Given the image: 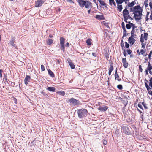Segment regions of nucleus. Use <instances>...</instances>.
<instances>
[{
    "mask_svg": "<svg viewBox=\"0 0 152 152\" xmlns=\"http://www.w3.org/2000/svg\"><path fill=\"white\" fill-rule=\"evenodd\" d=\"M65 46L66 47H69V44L68 42H67L66 43Z\"/></svg>",
    "mask_w": 152,
    "mask_h": 152,
    "instance_id": "nucleus-56",
    "label": "nucleus"
},
{
    "mask_svg": "<svg viewBox=\"0 0 152 152\" xmlns=\"http://www.w3.org/2000/svg\"><path fill=\"white\" fill-rule=\"evenodd\" d=\"M149 5L151 9H152V3H151V2L149 3Z\"/></svg>",
    "mask_w": 152,
    "mask_h": 152,
    "instance_id": "nucleus-55",
    "label": "nucleus"
},
{
    "mask_svg": "<svg viewBox=\"0 0 152 152\" xmlns=\"http://www.w3.org/2000/svg\"><path fill=\"white\" fill-rule=\"evenodd\" d=\"M108 106H105L104 107H102L100 106L98 108V109L101 112H105L108 109Z\"/></svg>",
    "mask_w": 152,
    "mask_h": 152,
    "instance_id": "nucleus-13",
    "label": "nucleus"
},
{
    "mask_svg": "<svg viewBox=\"0 0 152 152\" xmlns=\"http://www.w3.org/2000/svg\"><path fill=\"white\" fill-rule=\"evenodd\" d=\"M136 3L134 1L132 2L131 3H129L128 4V6L129 7H133L134 4H135Z\"/></svg>",
    "mask_w": 152,
    "mask_h": 152,
    "instance_id": "nucleus-25",
    "label": "nucleus"
},
{
    "mask_svg": "<svg viewBox=\"0 0 152 152\" xmlns=\"http://www.w3.org/2000/svg\"><path fill=\"white\" fill-rule=\"evenodd\" d=\"M123 55L125 57H126L127 56V53L125 49L124 50V51Z\"/></svg>",
    "mask_w": 152,
    "mask_h": 152,
    "instance_id": "nucleus-48",
    "label": "nucleus"
},
{
    "mask_svg": "<svg viewBox=\"0 0 152 152\" xmlns=\"http://www.w3.org/2000/svg\"><path fill=\"white\" fill-rule=\"evenodd\" d=\"M125 43L126 48H129V44L127 42H125Z\"/></svg>",
    "mask_w": 152,
    "mask_h": 152,
    "instance_id": "nucleus-40",
    "label": "nucleus"
},
{
    "mask_svg": "<svg viewBox=\"0 0 152 152\" xmlns=\"http://www.w3.org/2000/svg\"><path fill=\"white\" fill-rule=\"evenodd\" d=\"M145 51H144L143 49H141L140 50V53L142 55H143L144 54V53H145Z\"/></svg>",
    "mask_w": 152,
    "mask_h": 152,
    "instance_id": "nucleus-46",
    "label": "nucleus"
},
{
    "mask_svg": "<svg viewBox=\"0 0 152 152\" xmlns=\"http://www.w3.org/2000/svg\"><path fill=\"white\" fill-rule=\"evenodd\" d=\"M15 37H14L12 36L11 37V40L10 41V43L12 46L15 48H16L17 46L15 44Z\"/></svg>",
    "mask_w": 152,
    "mask_h": 152,
    "instance_id": "nucleus-9",
    "label": "nucleus"
},
{
    "mask_svg": "<svg viewBox=\"0 0 152 152\" xmlns=\"http://www.w3.org/2000/svg\"><path fill=\"white\" fill-rule=\"evenodd\" d=\"M131 24L129 23V24H126V28L127 29H130L131 27Z\"/></svg>",
    "mask_w": 152,
    "mask_h": 152,
    "instance_id": "nucleus-36",
    "label": "nucleus"
},
{
    "mask_svg": "<svg viewBox=\"0 0 152 152\" xmlns=\"http://www.w3.org/2000/svg\"><path fill=\"white\" fill-rule=\"evenodd\" d=\"M139 71L141 72H142V68L141 66L140 65H139Z\"/></svg>",
    "mask_w": 152,
    "mask_h": 152,
    "instance_id": "nucleus-44",
    "label": "nucleus"
},
{
    "mask_svg": "<svg viewBox=\"0 0 152 152\" xmlns=\"http://www.w3.org/2000/svg\"><path fill=\"white\" fill-rule=\"evenodd\" d=\"M68 63L69 64L72 69H74L75 68V66L74 64L72 62V60L68 58L67 59Z\"/></svg>",
    "mask_w": 152,
    "mask_h": 152,
    "instance_id": "nucleus-14",
    "label": "nucleus"
},
{
    "mask_svg": "<svg viewBox=\"0 0 152 152\" xmlns=\"http://www.w3.org/2000/svg\"><path fill=\"white\" fill-rule=\"evenodd\" d=\"M148 34L147 33H144V35H143V34H142L141 35V37L140 38V41L142 43L144 41V39H145V40L146 41L148 39Z\"/></svg>",
    "mask_w": 152,
    "mask_h": 152,
    "instance_id": "nucleus-8",
    "label": "nucleus"
},
{
    "mask_svg": "<svg viewBox=\"0 0 152 152\" xmlns=\"http://www.w3.org/2000/svg\"><path fill=\"white\" fill-rule=\"evenodd\" d=\"M142 9L140 5L134 7V18L136 20H139L141 19Z\"/></svg>",
    "mask_w": 152,
    "mask_h": 152,
    "instance_id": "nucleus-1",
    "label": "nucleus"
},
{
    "mask_svg": "<svg viewBox=\"0 0 152 152\" xmlns=\"http://www.w3.org/2000/svg\"><path fill=\"white\" fill-rule=\"evenodd\" d=\"M135 32L134 29H132V30L131 33V35H132L133 36H134V32Z\"/></svg>",
    "mask_w": 152,
    "mask_h": 152,
    "instance_id": "nucleus-43",
    "label": "nucleus"
},
{
    "mask_svg": "<svg viewBox=\"0 0 152 152\" xmlns=\"http://www.w3.org/2000/svg\"><path fill=\"white\" fill-rule=\"evenodd\" d=\"M142 102H140L138 104V107L140 109H142V110H143V107L142 106Z\"/></svg>",
    "mask_w": 152,
    "mask_h": 152,
    "instance_id": "nucleus-35",
    "label": "nucleus"
},
{
    "mask_svg": "<svg viewBox=\"0 0 152 152\" xmlns=\"http://www.w3.org/2000/svg\"><path fill=\"white\" fill-rule=\"evenodd\" d=\"M66 1L67 2H70V3H74L73 0H66Z\"/></svg>",
    "mask_w": 152,
    "mask_h": 152,
    "instance_id": "nucleus-51",
    "label": "nucleus"
},
{
    "mask_svg": "<svg viewBox=\"0 0 152 152\" xmlns=\"http://www.w3.org/2000/svg\"><path fill=\"white\" fill-rule=\"evenodd\" d=\"M77 2L79 5L82 8L85 7L87 9H91L92 7V3L89 1L77 0Z\"/></svg>",
    "mask_w": 152,
    "mask_h": 152,
    "instance_id": "nucleus-2",
    "label": "nucleus"
},
{
    "mask_svg": "<svg viewBox=\"0 0 152 152\" xmlns=\"http://www.w3.org/2000/svg\"><path fill=\"white\" fill-rule=\"evenodd\" d=\"M134 37L132 35H131L128 39L129 42L132 45H133L135 42V40L134 39Z\"/></svg>",
    "mask_w": 152,
    "mask_h": 152,
    "instance_id": "nucleus-12",
    "label": "nucleus"
},
{
    "mask_svg": "<svg viewBox=\"0 0 152 152\" xmlns=\"http://www.w3.org/2000/svg\"><path fill=\"white\" fill-rule=\"evenodd\" d=\"M123 40H121V47H122V49L123 50H124V44L123 43Z\"/></svg>",
    "mask_w": 152,
    "mask_h": 152,
    "instance_id": "nucleus-39",
    "label": "nucleus"
},
{
    "mask_svg": "<svg viewBox=\"0 0 152 152\" xmlns=\"http://www.w3.org/2000/svg\"><path fill=\"white\" fill-rule=\"evenodd\" d=\"M121 132L123 134L126 135H129L131 134V132L129 129V128L127 126H121Z\"/></svg>",
    "mask_w": 152,
    "mask_h": 152,
    "instance_id": "nucleus-4",
    "label": "nucleus"
},
{
    "mask_svg": "<svg viewBox=\"0 0 152 152\" xmlns=\"http://www.w3.org/2000/svg\"><path fill=\"white\" fill-rule=\"evenodd\" d=\"M126 17L128 19H132V18L130 16L129 14V15H128L127 16H126Z\"/></svg>",
    "mask_w": 152,
    "mask_h": 152,
    "instance_id": "nucleus-60",
    "label": "nucleus"
},
{
    "mask_svg": "<svg viewBox=\"0 0 152 152\" xmlns=\"http://www.w3.org/2000/svg\"><path fill=\"white\" fill-rule=\"evenodd\" d=\"M127 53L129 55H130L132 53V51L130 49H128L126 50Z\"/></svg>",
    "mask_w": 152,
    "mask_h": 152,
    "instance_id": "nucleus-38",
    "label": "nucleus"
},
{
    "mask_svg": "<svg viewBox=\"0 0 152 152\" xmlns=\"http://www.w3.org/2000/svg\"><path fill=\"white\" fill-rule=\"evenodd\" d=\"M104 56L106 58V59L107 60H108L109 58V54L107 53H106L104 54Z\"/></svg>",
    "mask_w": 152,
    "mask_h": 152,
    "instance_id": "nucleus-32",
    "label": "nucleus"
},
{
    "mask_svg": "<svg viewBox=\"0 0 152 152\" xmlns=\"http://www.w3.org/2000/svg\"><path fill=\"white\" fill-rule=\"evenodd\" d=\"M2 71H3V70L1 69H0V77L1 78H2Z\"/></svg>",
    "mask_w": 152,
    "mask_h": 152,
    "instance_id": "nucleus-49",
    "label": "nucleus"
},
{
    "mask_svg": "<svg viewBox=\"0 0 152 152\" xmlns=\"http://www.w3.org/2000/svg\"><path fill=\"white\" fill-rule=\"evenodd\" d=\"M145 86L147 90L149 91L151 89V88H150V87L148 86L147 83L145 82Z\"/></svg>",
    "mask_w": 152,
    "mask_h": 152,
    "instance_id": "nucleus-31",
    "label": "nucleus"
},
{
    "mask_svg": "<svg viewBox=\"0 0 152 152\" xmlns=\"http://www.w3.org/2000/svg\"><path fill=\"white\" fill-rule=\"evenodd\" d=\"M45 2V0H37L35 2V7H41Z\"/></svg>",
    "mask_w": 152,
    "mask_h": 152,
    "instance_id": "nucleus-6",
    "label": "nucleus"
},
{
    "mask_svg": "<svg viewBox=\"0 0 152 152\" xmlns=\"http://www.w3.org/2000/svg\"><path fill=\"white\" fill-rule=\"evenodd\" d=\"M68 102L74 105H78L79 104V101L78 100H76L73 98L69 99Z\"/></svg>",
    "mask_w": 152,
    "mask_h": 152,
    "instance_id": "nucleus-7",
    "label": "nucleus"
},
{
    "mask_svg": "<svg viewBox=\"0 0 152 152\" xmlns=\"http://www.w3.org/2000/svg\"><path fill=\"white\" fill-rule=\"evenodd\" d=\"M46 43L48 45H50L53 43V40L49 38H48L46 39Z\"/></svg>",
    "mask_w": 152,
    "mask_h": 152,
    "instance_id": "nucleus-17",
    "label": "nucleus"
},
{
    "mask_svg": "<svg viewBox=\"0 0 152 152\" xmlns=\"http://www.w3.org/2000/svg\"><path fill=\"white\" fill-rule=\"evenodd\" d=\"M123 17L124 21L126 23H127L128 22L127 21V20L128 19L126 17H126L124 16Z\"/></svg>",
    "mask_w": 152,
    "mask_h": 152,
    "instance_id": "nucleus-45",
    "label": "nucleus"
},
{
    "mask_svg": "<svg viewBox=\"0 0 152 152\" xmlns=\"http://www.w3.org/2000/svg\"><path fill=\"white\" fill-rule=\"evenodd\" d=\"M148 93L149 94L151 95L152 96V91L151 92L150 91H149Z\"/></svg>",
    "mask_w": 152,
    "mask_h": 152,
    "instance_id": "nucleus-64",
    "label": "nucleus"
},
{
    "mask_svg": "<svg viewBox=\"0 0 152 152\" xmlns=\"http://www.w3.org/2000/svg\"><path fill=\"white\" fill-rule=\"evenodd\" d=\"M87 113V110L85 109H78L77 111L78 116L80 118H82L86 116Z\"/></svg>",
    "mask_w": 152,
    "mask_h": 152,
    "instance_id": "nucleus-3",
    "label": "nucleus"
},
{
    "mask_svg": "<svg viewBox=\"0 0 152 152\" xmlns=\"http://www.w3.org/2000/svg\"><path fill=\"white\" fill-rule=\"evenodd\" d=\"M142 104L144 106V107L145 109L147 110L148 109V107L147 106V104H146L145 102H142Z\"/></svg>",
    "mask_w": 152,
    "mask_h": 152,
    "instance_id": "nucleus-29",
    "label": "nucleus"
},
{
    "mask_svg": "<svg viewBox=\"0 0 152 152\" xmlns=\"http://www.w3.org/2000/svg\"><path fill=\"white\" fill-rule=\"evenodd\" d=\"M122 62L123 66L125 68H127L129 64L127 62L126 58H123L122 59Z\"/></svg>",
    "mask_w": 152,
    "mask_h": 152,
    "instance_id": "nucleus-10",
    "label": "nucleus"
},
{
    "mask_svg": "<svg viewBox=\"0 0 152 152\" xmlns=\"http://www.w3.org/2000/svg\"><path fill=\"white\" fill-rule=\"evenodd\" d=\"M152 54V51H151L150 52V53H149L148 55V58H150L151 56V55Z\"/></svg>",
    "mask_w": 152,
    "mask_h": 152,
    "instance_id": "nucleus-54",
    "label": "nucleus"
},
{
    "mask_svg": "<svg viewBox=\"0 0 152 152\" xmlns=\"http://www.w3.org/2000/svg\"><path fill=\"white\" fill-rule=\"evenodd\" d=\"M92 55L94 57H96V54L95 53H92Z\"/></svg>",
    "mask_w": 152,
    "mask_h": 152,
    "instance_id": "nucleus-62",
    "label": "nucleus"
},
{
    "mask_svg": "<svg viewBox=\"0 0 152 152\" xmlns=\"http://www.w3.org/2000/svg\"><path fill=\"white\" fill-rule=\"evenodd\" d=\"M91 39H88L86 41V43L88 45H91Z\"/></svg>",
    "mask_w": 152,
    "mask_h": 152,
    "instance_id": "nucleus-28",
    "label": "nucleus"
},
{
    "mask_svg": "<svg viewBox=\"0 0 152 152\" xmlns=\"http://www.w3.org/2000/svg\"><path fill=\"white\" fill-rule=\"evenodd\" d=\"M150 83L149 85L152 84V77H151L149 80Z\"/></svg>",
    "mask_w": 152,
    "mask_h": 152,
    "instance_id": "nucleus-52",
    "label": "nucleus"
},
{
    "mask_svg": "<svg viewBox=\"0 0 152 152\" xmlns=\"http://www.w3.org/2000/svg\"><path fill=\"white\" fill-rule=\"evenodd\" d=\"M65 39L62 37H60V48L61 50L63 51H65Z\"/></svg>",
    "mask_w": 152,
    "mask_h": 152,
    "instance_id": "nucleus-5",
    "label": "nucleus"
},
{
    "mask_svg": "<svg viewBox=\"0 0 152 152\" xmlns=\"http://www.w3.org/2000/svg\"><path fill=\"white\" fill-rule=\"evenodd\" d=\"M115 1L117 4H121L124 1H125L124 0H115Z\"/></svg>",
    "mask_w": 152,
    "mask_h": 152,
    "instance_id": "nucleus-26",
    "label": "nucleus"
},
{
    "mask_svg": "<svg viewBox=\"0 0 152 152\" xmlns=\"http://www.w3.org/2000/svg\"><path fill=\"white\" fill-rule=\"evenodd\" d=\"M130 12H133V13H134V7L133 8H131L130 9Z\"/></svg>",
    "mask_w": 152,
    "mask_h": 152,
    "instance_id": "nucleus-53",
    "label": "nucleus"
},
{
    "mask_svg": "<svg viewBox=\"0 0 152 152\" xmlns=\"http://www.w3.org/2000/svg\"><path fill=\"white\" fill-rule=\"evenodd\" d=\"M4 79L5 80V81L6 82H7V78L6 76V75L5 74H4Z\"/></svg>",
    "mask_w": 152,
    "mask_h": 152,
    "instance_id": "nucleus-50",
    "label": "nucleus"
},
{
    "mask_svg": "<svg viewBox=\"0 0 152 152\" xmlns=\"http://www.w3.org/2000/svg\"><path fill=\"white\" fill-rule=\"evenodd\" d=\"M107 143V140H104L103 141V144L104 145H106Z\"/></svg>",
    "mask_w": 152,
    "mask_h": 152,
    "instance_id": "nucleus-47",
    "label": "nucleus"
},
{
    "mask_svg": "<svg viewBox=\"0 0 152 152\" xmlns=\"http://www.w3.org/2000/svg\"><path fill=\"white\" fill-rule=\"evenodd\" d=\"M110 67L109 69L108 74L109 75H110L111 74L112 71L113 70V66L112 64H110Z\"/></svg>",
    "mask_w": 152,
    "mask_h": 152,
    "instance_id": "nucleus-19",
    "label": "nucleus"
},
{
    "mask_svg": "<svg viewBox=\"0 0 152 152\" xmlns=\"http://www.w3.org/2000/svg\"><path fill=\"white\" fill-rule=\"evenodd\" d=\"M118 9L120 12H121L123 9L122 5L121 4H117Z\"/></svg>",
    "mask_w": 152,
    "mask_h": 152,
    "instance_id": "nucleus-24",
    "label": "nucleus"
},
{
    "mask_svg": "<svg viewBox=\"0 0 152 152\" xmlns=\"http://www.w3.org/2000/svg\"><path fill=\"white\" fill-rule=\"evenodd\" d=\"M145 72L146 75H147L148 74V71L147 70V69L145 70Z\"/></svg>",
    "mask_w": 152,
    "mask_h": 152,
    "instance_id": "nucleus-63",
    "label": "nucleus"
},
{
    "mask_svg": "<svg viewBox=\"0 0 152 152\" xmlns=\"http://www.w3.org/2000/svg\"><path fill=\"white\" fill-rule=\"evenodd\" d=\"M102 0H99L98 1L101 4L102 6H105L106 4L104 3V1H101Z\"/></svg>",
    "mask_w": 152,
    "mask_h": 152,
    "instance_id": "nucleus-33",
    "label": "nucleus"
},
{
    "mask_svg": "<svg viewBox=\"0 0 152 152\" xmlns=\"http://www.w3.org/2000/svg\"><path fill=\"white\" fill-rule=\"evenodd\" d=\"M128 23L131 25L132 29H134V28H136L135 25L133 23H131L130 21Z\"/></svg>",
    "mask_w": 152,
    "mask_h": 152,
    "instance_id": "nucleus-34",
    "label": "nucleus"
},
{
    "mask_svg": "<svg viewBox=\"0 0 152 152\" xmlns=\"http://www.w3.org/2000/svg\"><path fill=\"white\" fill-rule=\"evenodd\" d=\"M57 93L59 95L64 96L65 95V93L64 91H59L57 92Z\"/></svg>",
    "mask_w": 152,
    "mask_h": 152,
    "instance_id": "nucleus-22",
    "label": "nucleus"
},
{
    "mask_svg": "<svg viewBox=\"0 0 152 152\" xmlns=\"http://www.w3.org/2000/svg\"><path fill=\"white\" fill-rule=\"evenodd\" d=\"M144 4L145 5V7H148V4L147 2H145L144 3Z\"/></svg>",
    "mask_w": 152,
    "mask_h": 152,
    "instance_id": "nucleus-61",
    "label": "nucleus"
},
{
    "mask_svg": "<svg viewBox=\"0 0 152 152\" xmlns=\"http://www.w3.org/2000/svg\"><path fill=\"white\" fill-rule=\"evenodd\" d=\"M123 37H126L127 36L128 34H127V31L126 28L123 29Z\"/></svg>",
    "mask_w": 152,
    "mask_h": 152,
    "instance_id": "nucleus-30",
    "label": "nucleus"
},
{
    "mask_svg": "<svg viewBox=\"0 0 152 152\" xmlns=\"http://www.w3.org/2000/svg\"><path fill=\"white\" fill-rule=\"evenodd\" d=\"M121 26H122V27L123 29L125 28V24H124V22H122V23Z\"/></svg>",
    "mask_w": 152,
    "mask_h": 152,
    "instance_id": "nucleus-42",
    "label": "nucleus"
},
{
    "mask_svg": "<svg viewBox=\"0 0 152 152\" xmlns=\"http://www.w3.org/2000/svg\"><path fill=\"white\" fill-rule=\"evenodd\" d=\"M152 69V66L151 65L149 62H148V66L147 67V70H148L149 71H150Z\"/></svg>",
    "mask_w": 152,
    "mask_h": 152,
    "instance_id": "nucleus-27",
    "label": "nucleus"
},
{
    "mask_svg": "<svg viewBox=\"0 0 152 152\" xmlns=\"http://www.w3.org/2000/svg\"><path fill=\"white\" fill-rule=\"evenodd\" d=\"M115 79L117 80L118 81H120L121 80V78H119V76L118 74L117 73V70H116L115 74Z\"/></svg>",
    "mask_w": 152,
    "mask_h": 152,
    "instance_id": "nucleus-16",
    "label": "nucleus"
},
{
    "mask_svg": "<svg viewBox=\"0 0 152 152\" xmlns=\"http://www.w3.org/2000/svg\"><path fill=\"white\" fill-rule=\"evenodd\" d=\"M117 87L120 90H121L123 88V87L120 84L118 85Z\"/></svg>",
    "mask_w": 152,
    "mask_h": 152,
    "instance_id": "nucleus-37",
    "label": "nucleus"
},
{
    "mask_svg": "<svg viewBox=\"0 0 152 152\" xmlns=\"http://www.w3.org/2000/svg\"><path fill=\"white\" fill-rule=\"evenodd\" d=\"M96 18L97 19L101 20H103L104 18L103 15H96Z\"/></svg>",
    "mask_w": 152,
    "mask_h": 152,
    "instance_id": "nucleus-20",
    "label": "nucleus"
},
{
    "mask_svg": "<svg viewBox=\"0 0 152 152\" xmlns=\"http://www.w3.org/2000/svg\"><path fill=\"white\" fill-rule=\"evenodd\" d=\"M142 48H145V45L143 43H142Z\"/></svg>",
    "mask_w": 152,
    "mask_h": 152,
    "instance_id": "nucleus-59",
    "label": "nucleus"
},
{
    "mask_svg": "<svg viewBox=\"0 0 152 152\" xmlns=\"http://www.w3.org/2000/svg\"><path fill=\"white\" fill-rule=\"evenodd\" d=\"M41 69L42 71H44L45 70L44 66L43 65H41Z\"/></svg>",
    "mask_w": 152,
    "mask_h": 152,
    "instance_id": "nucleus-41",
    "label": "nucleus"
},
{
    "mask_svg": "<svg viewBox=\"0 0 152 152\" xmlns=\"http://www.w3.org/2000/svg\"><path fill=\"white\" fill-rule=\"evenodd\" d=\"M109 4L110 5H112L113 4V5L115 6H116V3L115 2L114 0H109Z\"/></svg>",
    "mask_w": 152,
    "mask_h": 152,
    "instance_id": "nucleus-23",
    "label": "nucleus"
},
{
    "mask_svg": "<svg viewBox=\"0 0 152 152\" xmlns=\"http://www.w3.org/2000/svg\"><path fill=\"white\" fill-rule=\"evenodd\" d=\"M46 89L50 91L55 92L56 91V88L53 87H48Z\"/></svg>",
    "mask_w": 152,
    "mask_h": 152,
    "instance_id": "nucleus-15",
    "label": "nucleus"
},
{
    "mask_svg": "<svg viewBox=\"0 0 152 152\" xmlns=\"http://www.w3.org/2000/svg\"><path fill=\"white\" fill-rule=\"evenodd\" d=\"M104 25H105L106 27H108V23H105L104 24Z\"/></svg>",
    "mask_w": 152,
    "mask_h": 152,
    "instance_id": "nucleus-57",
    "label": "nucleus"
},
{
    "mask_svg": "<svg viewBox=\"0 0 152 152\" xmlns=\"http://www.w3.org/2000/svg\"><path fill=\"white\" fill-rule=\"evenodd\" d=\"M49 75L52 77H53L55 76V75L53 73L50 69H49L48 71Z\"/></svg>",
    "mask_w": 152,
    "mask_h": 152,
    "instance_id": "nucleus-21",
    "label": "nucleus"
},
{
    "mask_svg": "<svg viewBox=\"0 0 152 152\" xmlns=\"http://www.w3.org/2000/svg\"><path fill=\"white\" fill-rule=\"evenodd\" d=\"M123 16H126L128 15H129V11L127 10L126 8H125L123 10Z\"/></svg>",
    "mask_w": 152,
    "mask_h": 152,
    "instance_id": "nucleus-18",
    "label": "nucleus"
},
{
    "mask_svg": "<svg viewBox=\"0 0 152 152\" xmlns=\"http://www.w3.org/2000/svg\"><path fill=\"white\" fill-rule=\"evenodd\" d=\"M42 93L43 94V95H44L45 96H48V94L45 92H42Z\"/></svg>",
    "mask_w": 152,
    "mask_h": 152,
    "instance_id": "nucleus-58",
    "label": "nucleus"
},
{
    "mask_svg": "<svg viewBox=\"0 0 152 152\" xmlns=\"http://www.w3.org/2000/svg\"><path fill=\"white\" fill-rule=\"evenodd\" d=\"M31 77L29 75H26L24 80L25 84L26 85H27L28 83V82L30 81L31 79Z\"/></svg>",
    "mask_w": 152,
    "mask_h": 152,
    "instance_id": "nucleus-11",
    "label": "nucleus"
}]
</instances>
